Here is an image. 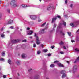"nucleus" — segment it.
<instances>
[{
    "instance_id": "1",
    "label": "nucleus",
    "mask_w": 79,
    "mask_h": 79,
    "mask_svg": "<svg viewBox=\"0 0 79 79\" xmlns=\"http://www.w3.org/2000/svg\"><path fill=\"white\" fill-rule=\"evenodd\" d=\"M12 8H15L16 6H18V5L16 3V0H12L10 3Z\"/></svg>"
},
{
    "instance_id": "2",
    "label": "nucleus",
    "mask_w": 79,
    "mask_h": 79,
    "mask_svg": "<svg viewBox=\"0 0 79 79\" xmlns=\"http://www.w3.org/2000/svg\"><path fill=\"white\" fill-rule=\"evenodd\" d=\"M79 23V22L78 21H76L73 23H71L70 24V26H71L72 27H73L75 25H77Z\"/></svg>"
},
{
    "instance_id": "3",
    "label": "nucleus",
    "mask_w": 79,
    "mask_h": 79,
    "mask_svg": "<svg viewBox=\"0 0 79 79\" xmlns=\"http://www.w3.org/2000/svg\"><path fill=\"white\" fill-rule=\"evenodd\" d=\"M19 42V39L13 40H12L11 41V43H12V44L17 43V42Z\"/></svg>"
},
{
    "instance_id": "4",
    "label": "nucleus",
    "mask_w": 79,
    "mask_h": 79,
    "mask_svg": "<svg viewBox=\"0 0 79 79\" xmlns=\"http://www.w3.org/2000/svg\"><path fill=\"white\" fill-rule=\"evenodd\" d=\"M30 18L31 19L35 20V19H36V18H37V17L35 15H31L30 16Z\"/></svg>"
},
{
    "instance_id": "5",
    "label": "nucleus",
    "mask_w": 79,
    "mask_h": 79,
    "mask_svg": "<svg viewBox=\"0 0 79 79\" xmlns=\"http://www.w3.org/2000/svg\"><path fill=\"white\" fill-rule=\"evenodd\" d=\"M39 76L38 75H36L35 77L31 78V79H38Z\"/></svg>"
},
{
    "instance_id": "6",
    "label": "nucleus",
    "mask_w": 79,
    "mask_h": 79,
    "mask_svg": "<svg viewBox=\"0 0 79 79\" xmlns=\"http://www.w3.org/2000/svg\"><path fill=\"white\" fill-rule=\"evenodd\" d=\"M33 32H34L33 31H28V32H27V35H32V34Z\"/></svg>"
},
{
    "instance_id": "7",
    "label": "nucleus",
    "mask_w": 79,
    "mask_h": 79,
    "mask_svg": "<svg viewBox=\"0 0 79 79\" xmlns=\"http://www.w3.org/2000/svg\"><path fill=\"white\" fill-rule=\"evenodd\" d=\"M13 20H10L8 21V23H7L6 24H11L12 23H13Z\"/></svg>"
},
{
    "instance_id": "8",
    "label": "nucleus",
    "mask_w": 79,
    "mask_h": 79,
    "mask_svg": "<svg viewBox=\"0 0 79 79\" xmlns=\"http://www.w3.org/2000/svg\"><path fill=\"white\" fill-rule=\"evenodd\" d=\"M35 36L36 37V41H38L39 40V37L38 36H37V35L36 34V33H35Z\"/></svg>"
},
{
    "instance_id": "9",
    "label": "nucleus",
    "mask_w": 79,
    "mask_h": 79,
    "mask_svg": "<svg viewBox=\"0 0 79 79\" xmlns=\"http://www.w3.org/2000/svg\"><path fill=\"white\" fill-rule=\"evenodd\" d=\"M56 20V17L53 18L52 21V23H55Z\"/></svg>"
},
{
    "instance_id": "10",
    "label": "nucleus",
    "mask_w": 79,
    "mask_h": 79,
    "mask_svg": "<svg viewBox=\"0 0 79 79\" xmlns=\"http://www.w3.org/2000/svg\"><path fill=\"white\" fill-rule=\"evenodd\" d=\"M26 56H27V55H26V54H23L22 55V57L23 58H26Z\"/></svg>"
},
{
    "instance_id": "11",
    "label": "nucleus",
    "mask_w": 79,
    "mask_h": 79,
    "mask_svg": "<svg viewBox=\"0 0 79 79\" xmlns=\"http://www.w3.org/2000/svg\"><path fill=\"white\" fill-rule=\"evenodd\" d=\"M57 64L58 66H60V67H64V65H63V64L60 63H58Z\"/></svg>"
},
{
    "instance_id": "12",
    "label": "nucleus",
    "mask_w": 79,
    "mask_h": 79,
    "mask_svg": "<svg viewBox=\"0 0 79 79\" xmlns=\"http://www.w3.org/2000/svg\"><path fill=\"white\" fill-rule=\"evenodd\" d=\"M45 28L44 29H43L41 30H40V33L43 34V33H44V31H45Z\"/></svg>"
},
{
    "instance_id": "13",
    "label": "nucleus",
    "mask_w": 79,
    "mask_h": 79,
    "mask_svg": "<svg viewBox=\"0 0 79 79\" xmlns=\"http://www.w3.org/2000/svg\"><path fill=\"white\" fill-rule=\"evenodd\" d=\"M4 33H5V32L2 33L1 35V37L2 38H3L5 37V34H4Z\"/></svg>"
},
{
    "instance_id": "14",
    "label": "nucleus",
    "mask_w": 79,
    "mask_h": 79,
    "mask_svg": "<svg viewBox=\"0 0 79 79\" xmlns=\"http://www.w3.org/2000/svg\"><path fill=\"white\" fill-rule=\"evenodd\" d=\"M76 69H77V66H76V65H75L73 66V71H75V70H76Z\"/></svg>"
},
{
    "instance_id": "15",
    "label": "nucleus",
    "mask_w": 79,
    "mask_h": 79,
    "mask_svg": "<svg viewBox=\"0 0 79 79\" xmlns=\"http://www.w3.org/2000/svg\"><path fill=\"white\" fill-rule=\"evenodd\" d=\"M22 6L23 7V8H26V7H30V6H27V5H22Z\"/></svg>"
},
{
    "instance_id": "16",
    "label": "nucleus",
    "mask_w": 79,
    "mask_h": 79,
    "mask_svg": "<svg viewBox=\"0 0 79 79\" xmlns=\"http://www.w3.org/2000/svg\"><path fill=\"white\" fill-rule=\"evenodd\" d=\"M66 76V74H63L62 76V78H64Z\"/></svg>"
},
{
    "instance_id": "17",
    "label": "nucleus",
    "mask_w": 79,
    "mask_h": 79,
    "mask_svg": "<svg viewBox=\"0 0 79 79\" xmlns=\"http://www.w3.org/2000/svg\"><path fill=\"white\" fill-rule=\"evenodd\" d=\"M5 55V52H2V56H4Z\"/></svg>"
},
{
    "instance_id": "18",
    "label": "nucleus",
    "mask_w": 79,
    "mask_h": 79,
    "mask_svg": "<svg viewBox=\"0 0 79 79\" xmlns=\"http://www.w3.org/2000/svg\"><path fill=\"white\" fill-rule=\"evenodd\" d=\"M51 6H49L48 7L47 10H50L51 9Z\"/></svg>"
},
{
    "instance_id": "19",
    "label": "nucleus",
    "mask_w": 79,
    "mask_h": 79,
    "mask_svg": "<svg viewBox=\"0 0 79 79\" xmlns=\"http://www.w3.org/2000/svg\"><path fill=\"white\" fill-rule=\"evenodd\" d=\"M43 51L44 53H46V52H48V50L47 49H44L43 50Z\"/></svg>"
},
{
    "instance_id": "20",
    "label": "nucleus",
    "mask_w": 79,
    "mask_h": 79,
    "mask_svg": "<svg viewBox=\"0 0 79 79\" xmlns=\"http://www.w3.org/2000/svg\"><path fill=\"white\" fill-rule=\"evenodd\" d=\"M8 63L10 64H11V61L10 60H8Z\"/></svg>"
},
{
    "instance_id": "21",
    "label": "nucleus",
    "mask_w": 79,
    "mask_h": 79,
    "mask_svg": "<svg viewBox=\"0 0 79 79\" xmlns=\"http://www.w3.org/2000/svg\"><path fill=\"white\" fill-rule=\"evenodd\" d=\"M37 53L38 55H39L41 53V52L40 51H37Z\"/></svg>"
},
{
    "instance_id": "22",
    "label": "nucleus",
    "mask_w": 79,
    "mask_h": 79,
    "mask_svg": "<svg viewBox=\"0 0 79 79\" xmlns=\"http://www.w3.org/2000/svg\"><path fill=\"white\" fill-rule=\"evenodd\" d=\"M55 67V65H54V64H52L51 65H50V67H51V68H53V67Z\"/></svg>"
},
{
    "instance_id": "23",
    "label": "nucleus",
    "mask_w": 79,
    "mask_h": 79,
    "mask_svg": "<svg viewBox=\"0 0 79 79\" xmlns=\"http://www.w3.org/2000/svg\"><path fill=\"white\" fill-rule=\"evenodd\" d=\"M36 43L37 44V45H39L40 44V42H39V40L36 41Z\"/></svg>"
},
{
    "instance_id": "24",
    "label": "nucleus",
    "mask_w": 79,
    "mask_h": 79,
    "mask_svg": "<svg viewBox=\"0 0 79 79\" xmlns=\"http://www.w3.org/2000/svg\"><path fill=\"white\" fill-rule=\"evenodd\" d=\"M79 60V57H78L77 58V59L76 60V61L74 62V63H76V61H78Z\"/></svg>"
},
{
    "instance_id": "25",
    "label": "nucleus",
    "mask_w": 79,
    "mask_h": 79,
    "mask_svg": "<svg viewBox=\"0 0 79 79\" xmlns=\"http://www.w3.org/2000/svg\"><path fill=\"white\" fill-rule=\"evenodd\" d=\"M61 74H64V73H65V71L64 70H62L61 71Z\"/></svg>"
},
{
    "instance_id": "26",
    "label": "nucleus",
    "mask_w": 79,
    "mask_h": 79,
    "mask_svg": "<svg viewBox=\"0 0 79 79\" xmlns=\"http://www.w3.org/2000/svg\"><path fill=\"white\" fill-rule=\"evenodd\" d=\"M63 24L64 26H66V23L65 22H63Z\"/></svg>"
},
{
    "instance_id": "27",
    "label": "nucleus",
    "mask_w": 79,
    "mask_h": 79,
    "mask_svg": "<svg viewBox=\"0 0 79 79\" xmlns=\"http://www.w3.org/2000/svg\"><path fill=\"white\" fill-rule=\"evenodd\" d=\"M46 24V22L44 23L41 25V27H43Z\"/></svg>"
},
{
    "instance_id": "28",
    "label": "nucleus",
    "mask_w": 79,
    "mask_h": 79,
    "mask_svg": "<svg viewBox=\"0 0 79 79\" xmlns=\"http://www.w3.org/2000/svg\"><path fill=\"white\" fill-rule=\"evenodd\" d=\"M57 18H59V19H61V16L60 15H57L56 16Z\"/></svg>"
},
{
    "instance_id": "29",
    "label": "nucleus",
    "mask_w": 79,
    "mask_h": 79,
    "mask_svg": "<svg viewBox=\"0 0 79 79\" xmlns=\"http://www.w3.org/2000/svg\"><path fill=\"white\" fill-rule=\"evenodd\" d=\"M75 51H76V52H79V49H78V48H76L75 49Z\"/></svg>"
},
{
    "instance_id": "30",
    "label": "nucleus",
    "mask_w": 79,
    "mask_h": 79,
    "mask_svg": "<svg viewBox=\"0 0 79 79\" xmlns=\"http://www.w3.org/2000/svg\"><path fill=\"white\" fill-rule=\"evenodd\" d=\"M67 33L69 36H71V33L68 32Z\"/></svg>"
},
{
    "instance_id": "31",
    "label": "nucleus",
    "mask_w": 79,
    "mask_h": 79,
    "mask_svg": "<svg viewBox=\"0 0 79 79\" xmlns=\"http://www.w3.org/2000/svg\"><path fill=\"white\" fill-rule=\"evenodd\" d=\"M60 33H61L63 35H64V33L63 32V31H60Z\"/></svg>"
},
{
    "instance_id": "32",
    "label": "nucleus",
    "mask_w": 79,
    "mask_h": 79,
    "mask_svg": "<svg viewBox=\"0 0 79 79\" xmlns=\"http://www.w3.org/2000/svg\"><path fill=\"white\" fill-rule=\"evenodd\" d=\"M38 21L39 22L42 21V20L39 18H38Z\"/></svg>"
},
{
    "instance_id": "33",
    "label": "nucleus",
    "mask_w": 79,
    "mask_h": 79,
    "mask_svg": "<svg viewBox=\"0 0 79 79\" xmlns=\"http://www.w3.org/2000/svg\"><path fill=\"white\" fill-rule=\"evenodd\" d=\"M59 63V61H58L56 60L54 61L55 63Z\"/></svg>"
},
{
    "instance_id": "34",
    "label": "nucleus",
    "mask_w": 79,
    "mask_h": 79,
    "mask_svg": "<svg viewBox=\"0 0 79 79\" xmlns=\"http://www.w3.org/2000/svg\"><path fill=\"white\" fill-rule=\"evenodd\" d=\"M64 43L63 42L61 41L60 43H59L60 45H63V44Z\"/></svg>"
},
{
    "instance_id": "35",
    "label": "nucleus",
    "mask_w": 79,
    "mask_h": 79,
    "mask_svg": "<svg viewBox=\"0 0 79 79\" xmlns=\"http://www.w3.org/2000/svg\"><path fill=\"white\" fill-rule=\"evenodd\" d=\"M16 63L18 65L20 64V62H19V61L17 62H16Z\"/></svg>"
},
{
    "instance_id": "36",
    "label": "nucleus",
    "mask_w": 79,
    "mask_h": 79,
    "mask_svg": "<svg viewBox=\"0 0 79 79\" xmlns=\"http://www.w3.org/2000/svg\"><path fill=\"white\" fill-rule=\"evenodd\" d=\"M33 47H36V44H34L33 45Z\"/></svg>"
},
{
    "instance_id": "37",
    "label": "nucleus",
    "mask_w": 79,
    "mask_h": 79,
    "mask_svg": "<svg viewBox=\"0 0 79 79\" xmlns=\"http://www.w3.org/2000/svg\"><path fill=\"white\" fill-rule=\"evenodd\" d=\"M0 61H3L4 60V59L3 58H1L0 59Z\"/></svg>"
},
{
    "instance_id": "38",
    "label": "nucleus",
    "mask_w": 79,
    "mask_h": 79,
    "mask_svg": "<svg viewBox=\"0 0 79 79\" xmlns=\"http://www.w3.org/2000/svg\"><path fill=\"white\" fill-rule=\"evenodd\" d=\"M22 42H26V40H24L22 41Z\"/></svg>"
},
{
    "instance_id": "39",
    "label": "nucleus",
    "mask_w": 79,
    "mask_h": 79,
    "mask_svg": "<svg viewBox=\"0 0 79 79\" xmlns=\"http://www.w3.org/2000/svg\"><path fill=\"white\" fill-rule=\"evenodd\" d=\"M7 11L8 12H9V13H10V9H8L7 10Z\"/></svg>"
},
{
    "instance_id": "40",
    "label": "nucleus",
    "mask_w": 79,
    "mask_h": 79,
    "mask_svg": "<svg viewBox=\"0 0 79 79\" xmlns=\"http://www.w3.org/2000/svg\"><path fill=\"white\" fill-rule=\"evenodd\" d=\"M60 53L61 54H64V52H60Z\"/></svg>"
},
{
    "instance_id": "41",
    "label": "nucleus",
    "mask_w": 79,
    "mask_h": 79,
    "mask_svg": "<svg viewBox=\"0 0 79 79\" xmlns=\"http://www.w3.org/2000/svg\"><path fill=\"white\" fill-rule=\"evenodd\" d=\"M51 47L52 49H53L54 48V47H55V46H51Z\"/></svg>"
},
{
    "instance_id": "42",
    "label": "nucleus",
    "mask_w": 79,
    "mask_h": 79,
    "mask_svg": "<svg viewBox=\"0 0 79 79\" xmlns=\"http://www.w3.org/2000/svg\"><path fill=\"white\" fill-rule=\"evenodd\" d=\"M10 29H13V26H11L9 27Z\"/></svg>"
},
{
    "instance_id": "43",
    "label": "nucleus",
    "mask_w": 79,
    "mask_h": 79,
    "mask_svg": "<svg viewBox=\"0 0 79 79\" xmlns=\"http://www.w3.org/2000/svg\"><path fill=\"white\" fill-rule=\"evenodd\" d=\"M48 56H51V54H48Z\"/></svg>"
},
{
    "instance_id": "44",
    "label": "nucleus",
    "mask_w": 79,
    "mask_h": 79,
    "mask_svg": "<svg viewBox=\"0 0 79 79\" xmlns=\"http://www.w3.org/2000/svg\"><path fill=\"white\" fill-rule=\"evenodd\" d=\"M63 48L64 49H65V50L66 49V47L64 46H63Z\"/></svg>"
},
{
    "instance_id": "45",
    "label": "nucleus",
    "mask_w": 79,
    "mask_h": 79,
    "mask_svg": "<svg viewBox=\"0 0 79 79\" xmlns=\"http://www.w3.org/2000/svg\"><path fill=\"white\" fill-rule=\"evenodd\" d=\"M56 24H54V28H55V27H56Z\"/></svg>"
},
{
    "instance_id": "46",
    "label": "nucleus",
    "mask_w": 79,
    "mask_h": 79,
    "mask_svg": "<svg viewBox=\"0 0 79 79\" xmlns=\"http://www.w3.org/2000/svg\"><path fill=\"white\" fill-rule=\"evenodd\" d=\"M3 77L4 78H6V76H5V75H3Z\"/></svg>"
},
{
    "instance_id": "47",
    "label": "nucleus",
    "mask_w": 79,
    "mask_h": 79,
    "mask_svg": "<svg viewBox=\"0 0 79 79\" xmlns=\"http://www.w3.org/2000/svg\"><path fill=\"white\" fill-rule=\"evenodd\" d=\"M30 28L29 27H27V30H30Z\"/></svg>"
},
{
    "instance_id": "48",
    "label": "nucleus",
    "mask_w": 79,
    "mask_h": 79,
    "mask_svg": "<svg viewBox=\"0 0 79 79\" xmlns=\"http://www.w3.org/2000/svg\"><path fill=\"white\" fill-rule=\"evenodd\" d=\"M67 2H68V1H67V0H66L65 1V2L66 4H67Z\"/></svg>"
},
{
    "instance_id": "49",
    "label": "nucleus",
    "mask_w": 79,
    "mask_h": 79,
    "mask_svg": "<svg viewBox=\"0 0 79 79\" xmlns=\"http://www.w3.org/2000/svg\"><path fill=\"white\" fill-rule=\"evenodd\" d=\"M41 47H42V48H44V45L43 44H41Z\"/></svg>"
},
{
    "instance_id": "50",
    "label": "nucleus",
    "mask_w": 79,
    "mask_h": 79,
    "mask_svg": "<svg viewBox=\"0 0 79 79\" xmlns=\"http://www.w3.org/2000/svg\"><path fill=\"white\" fill-rule=\"evenodd\" d=\"M73 4H71V5H70V7H71V8H72V7H73Z\"/></svg>"
},
{
    "instance_id": "51",
    "label": "nucleus",
    "mask_w": 79,
    "mask_h": 79,
    "mask_svg": "<svg viewBox=\"0 0 79 79\" xmlns=\"http://www.w3.org/2000/svg\"><path fill=\"white\" fill-rule=\"evenodd\" d=\"M31 70H32L31 69H29L28 70V71H31Z\"/></svg>"
},
{
    "instance_id": "52",
    "label": "nucleus",
    "mask_w": 79,
    "mask_h": 79,
    "mask_svg": "<svg viewBox=\"0 0 79 79\" xmlns=\"http://www.w3.org/2000/svg\"><path fill=\"white\" fill-rule=\"evenodd\" d=\"M72 42H74V41L73 40H71Z\"/></svg>"
},
{
    "instance_id": "53",
    "label": "nucleus",
    "mask_w": 79,
    "mask_h": 79,
    "mask_svg": "<svg viewBox=\"0 0 79 79\" xmlns=\"http://www.w3.org/2000/svg\"><path fill=\"white\" fill-rule=\"evenodd\" d=\"M64 17H67V15H64Z\"/></svg>"
},
{
    "instance_id": "54",
    "label": "nucleus",
    "mask_w": 79,
    "mask_h": 79,
    "mask_svg": "<svg viewBox=\"0 0 79 79\" xmlns=\"http://www.w3.org/2000/svg\"><path fill=\"white\" fill-rule=\"evenodd\" d=\"M2 19V15H0V19Z\"/></svg>"
},
{
    "instance_id": "55",
    "label": "nucleus",
    "mask_w": 79,
    "mask_h": 79,
    "mask_svg": "<svg viewBox=\"0 0 79 79\" xmlns=\"http://www.w3.org/2000/svg\"><path fill=\"white\" fill-rule=\"evenodd\" d=\"M6 32H7V33H9V32H10V31H7Z\"/></svg>"
},
{
    "instance_id": "56",
    "label": "nucleus",
    "mask_w": 79,
    "mask_h": 79,
    "mask_svg": "<svg viewBox=\"0 0 79 79\" xmlns=\"http://www.w3.org/2000/svg\"><path fill=\"white\" fill-rule=\"evenodd\" d=\"M79 31V29L77 31V32H78Z\"/></svg>"
},
{
    "instance_id": "57",
    "label": "nucleus",
    "mask_w": 79,
    "mask_h": 79,
    "mask_svg": "<svg viewBox=\"0 0 79 79\" xmlns=\"http://www.w3.org/2000/svg\"><path fill=\"white\" fill-rule=\"evenodd\" d=\"M1 3H2V2L1 1V0H0V4H1Z\"/></svg>"
},
{
    "instance_id": "58",
    "label": "nucleus",
    "mask_w": 79,
    "mask_h": 79,
    "mask_svg": "<svg viewBox=\"0 0 79 79\" xmlns=\"http://www.w3.org/2000/svg\"><path fill=\"white\" fill-rule=\"evenodd\" d=\"M32 37V36H30L29 37V38H30V39H31Z\"/></svg>"
},
{
    "instance_id": "59",
    "label": "nucleus",
    "mask_w": 79,
    "mask_h": 79,
    "mask_svg": "<svg viewBox=\"0 0 79 79\" xmlns=\"http://www.w3.org/2000/svg\"><path fill=\"white\" fill-rule=\"evenodd\" d=\"M67 63H68V64L69 63V62H68V61H67Z\"/></svg>"
},
{
    "instance_id": "60",
    "label": "nucleus",
    "mask_w": 79,
    "mask_h": 79,
    "mask_svg": "<svg viewBox=\"0 0 79 79\" xmlns=\"http://www.w3.org/2000/svg\"><path fill=\"white\" fill-rule=\"evenodd\" d=\"M22 29H20L21 31H22Z\"/></svg>"
},
{
    "instance_id": "61",
    "label": "nucleus",
    "mask_w": 79,
    "mask_h": 79,
    "mask_svg": "<svg viewBox=\"0 0 79 79\" xmlns=\"http://www.w3.org/2000/svg\"><path fill=\"white\" fill-rule=\"evenodd\" d=\"M39 1H40V2H41L42 1V0H39Z\"/></svg>"
},
{
    "instance_id": "62",
    "label": "nucleus",
    "mask_w": 79,
    "mask_h": 79,
    "mask_svg": "<svg viewBox=\"0 0 79 79\" xmlns=\"http://www.w3.org/2000/svg\"><path fill=\"white\" fill-rule=\"evenodd\" d=\"M9 79H12V78H9Z\"/></svg>"
},
{
    "instance_id": "63",
    "label": "nucleus",
    "mask_w": 79,
    "mask_h": 79,
    "mask_svg": "<svg viewBox=\"0 0 79 79\" xmlns=\"http://www.w3.org/2000/svg\"><path fill=\"white\" fill-rule=\"evenodd\" d=\"M0 69H1V67H0Z\"/></svg>"
},
{
    "instance_id": "64",
    "label": "nucleus",
    "mask_w": 79,
    "mask_h": 79,
    "mask_svg": "<svg viewBox=\"0 0 79 79\" xmlns=\"http://www.w3.org/2000/svg\"><path fill=\"white\" fill-rule=\"evenodd\" d=\"M18 76H19V73H18Z\"/></svg>"
}]
</instances>
